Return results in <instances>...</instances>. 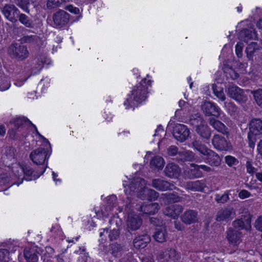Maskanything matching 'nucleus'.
<instances>
[{
  "mask_svg": "<svg viewBox=\"0 0 262 262\" xmlns=\"http://www.w3.org/2000/svg\"><path fill=\"white\" fill-rule=\"evenodd\" d=\"M225 161L227 164L231 166L235 164L236 160L234 157L231 156H227L225 157Z\"/></svg>",
  "mask_w": 262,
  "mask_h": 262,
  "instance_id": "nucleus-50",
  "label": "nucleus"
},
{
  "mask_svg": "<svg viewBox=\"0 0 262 262\" xmlns=\"http://www.w3.org/2000/svg\"><path fill=\"white\" fill-rule=\"evenodd\" d=\"M132 207L134 208L129 211L126 217V224L127 228L132 230H136L138 229L142 224V220L140 217L137 214L136 207L132 205Z\"/></svg>",
  "mask_w": 262,
  "mask_h": 262,
  "instance_id": "nucleus-7",
  "label": "nucleus"
},
{
  "mask_svg": "<svg viewBox=\"0 0 262 262\" xmlns=\"http://www.w3.org/2000/svg\"><path fill=\"white\" fill-rule=\"evenodd\" d=\"M256 26L259 29H262V19H260L257 22Z\"/></svg>",
  "mask_w": 262,
  "mask_h": 262,
  "instance_id": "nucleus-61",
  "label": "nucleus"
},
{
  "mask_svg": "<svg viewBox=\"0 0 262 262\" xmlns=\"http://www.w3.org/2000/svg\"><path fill=\"white\" fill-rule=\"evenodd\" d=\"M9 54L19 60H24L28 56L27 48L23 45L17 43L11 45L8 49Z\"/></svg>",
  "mask_w": 262,
  "mask_h": 262,
  "instance_id": "nucleus-8",
  "label": "nucleus"
},
{
  "mask_svg": "<svg viewBox=\"0 0 262 262\" xmlns=\"http://www.w3.org/2000/svg\"><path fill=\"white\" fill-rule=\"evenodd\" d=\"M235 211L232 207H227L220 209L217 213L216 220L217 221H227L234 217Z\"/></svg>",
  "mask_w": 262,
  "mask_h": 262,
  "instance_id": "nucleus-20",
  "label": "nucleus"
},
{
  "mask_svg": "<svg viewBox=\"0 0 262 262\" xmlns=\"http://www.w3.org/2000/svg\"><path fill=\"white\" fill-rule=\"evenodd\" d=\"M6 133V129L4 126L0 125V135L4 136Z\"/></svg>",
  "mask_w": 262,
  "mask_h": 262,
  "instance_id": "nucleus-59",
  "label": "nucleus"
},
{
  "mask_svg": "<svg viewBox=\"0 0 262 262\" xmlns=\"http://www.w3.org/2000/svg\"><path fill=\"white\" fill-rule=\"evenodd\" d=\"M241 40L248 44L246 48L247 57L251 59L254 52L258 49V46L254 41L257 38V35L253 29L244 30L241 34Z\"/></svg>",
  "mask_w": 262,
  "mask_h": 262,
  "instance_id": "nucleus-3",
  "label": "nucleus"
},
{
  "mask_svg": "<svg viewBox=\"0 0 262 262\" xmlns=\"http://www.w3.org/2000/svg\"><path fill=\"white\" fill-rule=\"evenodd\" d=\"M224 104L225 107L229 111L231 110V111H234L235 110L236 107L233 103L231 102H225Z\"/></svg>",
  "mask_w": 262,
  "mask_h": 262,
  "instance_id": "nucleus-55",
  "label": "nucleus"
},
{
  "mask_svg": "<svg viewBox=\"0 0 262 262\" xmlns=\"http://www.w3.org/2000/svg\"><path fill=\"white\" fill-rule=\"evenodd\" d=\"M206 187V184L204 180L188 182L185 186L186 189L192 191H203Z\"/></svg>",
  "mask_w": 262,
  "mask_h": 262,
  "instance_id": "nucleus-21",
  "label": "nucleus"
},
{
  "mask_svg": "<svg viewBox=\"0 0 262 262\" xmlns=\"http://www.w3.org/2000/svg\"><path fill=\"white\" fill-rule=\"evenodd\" d=\"M167 232L165 227H160L156 229L154 235L155 239L159 243H163L166 241Z\"/></svg>",
  "mask_w": 262,
  "mask_h": 262,
  "instance_id": "nucleus-27",
  "label": "nucleus"
},
{
  "mask_svg": "<svg viewBox=\"0 0 262 262\" xmlns=\"http://www.w3.org/2000/svg\"><path fill=\"white\" fill-rule=\"evenodd\" d=\"M247 172L250 174H253L256 172V168L252 166L251 161L248 160L246 163Z\"/></svg>",
  "mask_w": 262,
  "mask_h": 262,
  "instance_id": "nucleus-45",
  "label": "nucleus"
},
{
  "mask_svg": "<svg viewBox=\"0 0 262 262\" xmlns=\"http://www.w3.org/2000/svg\"><path fill=\"white\" fill-rule=\"evenodd\" d=\"M37 39V37L35 35L26 36L24 37V40L26 42H31Z\"/></svg>",
  "mask_w": 262,
  "mask_h": 262,
  "instance_id": "nucleus-53",
  "label": "nucleus"
},
{
  "mask_svg": "<svg viewBox=\"0 0 262 262\" xmlns=\"http://www.w3.org/2000/svg\"><path fill=\"white\" fill-rule=\"evenodd\" d=\"M10 86V82L6 79L0 81V90L2 91L8 90Z\"/></svg>",
  "mask_w": 262,
  "mask_h": 262,
  "instance_id": "nucleus-47",
  "label": "nucleus"
},
{
  "mask_svg": "<svg viewBox=\"0 0 262 262\" xmlns=\"http://www.w3.org/2000/svg\"><path fill=\"white\" fill-rule=\"evenodd\" d=\"M238 197L241 199H245L250 196L251 193L247 190H242L238 193Z\"/></svg>",
  "mask_w": 262,
  "mask_h": 262,
  "instance_id": "nucleus-49",
  "label": "nucleus"
},
{
  "mask_svg": "<svg viewBox=\"0 0 262 262\" xmlns=\"http://www.w3.org/2000/svg\"><path fill=\"white\" fill-rule=\"evenodd\" d=\"M52 175H53V180L56 182V184H57V182H59V183H60L61 181L59 179H58V180L56 179V177H57V175L54 172H52Z\"/></svg>",
  "mask_w": 262,
  "mask_h": 262,
  "instance_id": "nucleus-60",
  "label": "nucleus"
},
{
  "mask_svg": "<svg viewBox=\"0 0 262 262\" xmlns=\"http://www.w3.org/2000/svg\"><path fill=\"white\" fill-rule=\"evenodd\" d=\"M133 72L135 74H137L138 73V70L137 69H134Z\"/></svg>",
  "mask_w": 262,
  "mask_h": 262,
  "instance_id": "nucleus-64",
  "label": "nucleus"
},
{
  "mask_svg": "<svg viewBox=\"0 0 262 262\" xmlns=\"http://www.w3.org/2000/svg\"><path fill=\"white\" fill-rule=\"evenodd\" d=\"M243 47V43L241 41L237 42L235 46V53L238 57H241L242 56Z\"/></svg>",
  "mask_w": 262,
  "mask_h": 262,
  "instance_id": "nucleus-44",
  "label": "nucleus"
},
{
  "mask_svg": "<svg viewBox=\"0 0 262 262\" xmlns=\"http://www.w3.org/2000/svg\"><path fill=\"white\" fill-rule=\"evenodd\" d=\"M123 185L128 200L135 195L142 200H152L158 197V193L154 190L148 189L145 180L140 178L134 179L129 182V185L126 181H123Z\"/></svg>",
  "mask_w": 262,
  "mask_h": 262,
  "instance_id": "nucleus-1",
  "label": "nucleus"
},
{
  "mask_svg": "<svg viewBox=\"0 0 262 262\" xmlns=\"http://www.w3.org/2000/svg\"><path fill=\"white\" fill-rule=\"evenodd\" d=\"M107 205L105 207L100 209H95L96 214L98 219H104L112 214L114 207L116 206L117 202V197L116 195H112L108 196L106 199Z\"/></svg>",
  "mask_w": 262,
  "mask_h": 262,
  "instance_id": "nucleus-5",
  "label": "nucleus"
},
{
  "mask_svg": "<svg viewBox=\"0 0 262 262\" xmlns=\"http://www.w3.org/2000/svg\"><path fill=\"white\" fill-rule=\"evenodd\" d=\"M169 202H178L180 201V198L172 193H165L162 194V198Z\"/></svg>",
  "mask_w": 262,
  "mask_h": 262,
  "instance_id": "nucleus-38",
  "label": "nucleus"
},
{
  "mask_svg": "<svg viewBox=\"0 0 262 262\" xmlns=\"http://www.w3.org/2000/svg\"><path fill=\"white\" fill-rule=\"evenodd\" d=\"M24 256L28 262H36L38 260L37 255L34 249L26 248L24 250Z\"/></svg>",
  "mask_w": 262,
  "mask_h": 262,
  "instance_id": "nucleus-29",
  "label": "nucleus"
},
{
  "mask_svg": "<svg viewBox=\"0 0 262 262\" xmlns=\"http://www.w3.org/2000/svg\"><path fill=\"white\" fill-rule=\"evenodd\" d=\"M165 164L164 159L160 156H155L150 162V166L155 169H162Z\"/></svg>",
  "mask_w": 262,
  "mask_h": 262,
  "instance_id": "nucleus-30",
  "label": "nucleus"
},
{
  "mask_svg": "<svg viewBox=\"0 0 262 262\" xmlns=\"http://www.w3.org/2000/svg\"><path fill=\"white\" fill-rule=\"evenodd\" d=\"M194 121L196 123L197 133L203 138L209 139L211 136V132L203 118L198 116L194 119Z\"/></svg>",
  "mask_w": 262,
  "mask_h": 262,
  "instance_id": "nucleus-15",
  "label": "nucleus"
},
{
  "mask_svg": "<svg viewBox=\"0 0 262 262\" xmlns=\"http://www.w3.org/2000/svg\"><path fill=\"white\" fill-rule=\"evenodd\" d=\"M251 217L249 213H246L240 219L236 220L233 222V226L235 228L245 229L249 230L251 229Z\"/></svg>",
  "mask_w": 262,
  "mask_h": 262,
  "instance_id": "nucleus-18",
  "label": "nucleus"
},
{
  "mask_svg": "<svg viewBox=\"0 0 262 262\" xmlns=\"http://www.w3.org/2000/svg\"><path fill=\"white\" fill-rule=\"evenodd\" d=\"M18 16L19 20L22 24L27 27L30 28L32 27V23L26 15L24 14H19Z\"/></svg>",
  "mask_w": 262,
  "mask_h": 262,
  "instance_id": "nucleus-40",
  "label": "nucleus"
},
{
  "mask_svg": "<svg viewBox=\"0 0 262 262\" xmlns=\"http://www.w3.org/2000/svg\"><path fill=\"white\" fill-rule=\"evenodd\" d=\"M190 132L187 127L183 124H178L175 125L173 135L174 138L180 142H183L189 137Z\"/></svg>",
  "mask_w": 262,
  "mask_h": 262,
  "instance_id": "nucleus-14",
  "label": "nucleus"
},
{
  "mask_svg": "<svg viewBox=\"0 0 262 262\" xmlns=\"http://www.w3.org/2000/svg\"><path fill=\"white\" fill-rule=\"evenodd\" d=\"M255 176L256 178L262 182V172H256Z\"/></svg>",
  "mask_w": 262,
  "mask_h": 262,
  "instance_id": "nucleus-58",
  "label": "nucleus"
},
{
  "mask_svg": "<svg viewBox=\"0 0 262 262\" xmlns=\"http://www.w3.org/2000/svg\"><path fill=\"white\" fill-rule=\"evenodd\" d=\"M119 235V232L117 229H113L112 231H110L108 237L111 241L115 239Z\"/></svg>",
  "mask_w": 262,
  "mask_h": 262,
  "instance_id": "nucleus-51",
  "label": "nucleus"
},
{
  "mask_svg": "<svg viewBox=\"0 0 262 262\" xmlns=\"http://www.w3.org/2000/svg\"><path fill=\"white\" fill-rule=\"evenodd\" d=\"M212 144L214 148L220 151H230L232 149L231 144L223 136L215 134L212 138Z\"/></svg>",
  "mask_w": 262,
  "mask_h": 262,
  "instance_id": "nucleus-9",
  "label": "nucleus"
},
{
  "mask_svg": "<svg viewBox=\"0 0 262 262\" xmlns=\"http://www.w3.org/2000/svg\"><path fill=\"white\" fill-rule=\"evenodd\" d=\"M241 232L237 230L230 228L227 231V239L233 246H237L242 242Z\"/></svg>",
  "mask_w": 262,
  "mask_h": 262,
  "instance_id": "nucleus-17",
  "label": "nucleus"
},
{
  "mask_svg": "<svg viewBox=\"0 0 262 262\" xmlns=\"http://www.w3.org/2000/svg\"><path fill=\"white\" fill-rule=\"evenodd\" d=\"M236 9H237V12L239 13H240L242 11V6L241 5L238 6Z\"/></svg>",
  "mask_w": 262,
  "mask_h": 262,
  "instance_id": "nucleus-63",
  "label": "nucleus"
},
{
  "mask_svg": "<svg viewBox=\"0 0 262 262\" xmlns=\"http://www.w3.org/2000/svg\"><path fill=\"white\" fill-rule=\"evenodd\" d=\"M169 255L170 259L173 260H177L180 257V254L173 249H169Z\"/></svg>",
  "mask_w": 262,
  "mask_h": 262,
  "instance_id": "nucleus-48",
  "label": "nucleus"
},
{
  "mask_svg": "<svg viewBox=\"0 0 262 262\" xmlns=\"http://www.w3.org/2000/svg\"><path fill=\"white\" fill-rule=\"evenodd\" d=\"M262 134V121L255 119L249 123V132L248 133L249 144L251 148H254L256 141V136Z\"/></svg>",
  "mask_w": 262,
  "mask_h": 262,
  "instance_id": "nucleus-4",
  "label": "nucleus"
},
{
  "mask_svg": "<svg viewBox=\"0 0 262 262\" xmlns=\"http://www.w3.org/2000/svg\"><path fill=\"white\" fill-rule=\"evenodd\" d=\"M178 151V148L175 146H171L168 149V153L169 155L174 156Z\"/></svg>",
  "mask_w": 262,
  "mask_h": 262,
  "instance_id": "nucleus-54",
  "label": "nucleus"
},
{
  "mask_svg": "<svg viewBox=\"0 0 262 262\" xmlns=\"http://www.w3.org/2000/svg\"><path fill=\"white\" fill-rule=\"evenodd\" d=\"M228 94L232 98L242 103L247 101V97L243 90L235 85H231L228 90Z\"/></svg>",
  "mask_w": 262,
  "mask_h": 262,
  "instance_id": "nucleus-16",
  "label": "nucleus"
},
{
  "mask_svg": "<svg viewBox=\"0 0 262 262\" xmlns=\"http://www.w3.org/2000/svg\"><path fill=\"white\" fill-rule=\"evenodd\" d=\"M182 221L186 224H191L198 220V213L192 210H186L182 216Z\"/></svg>",
  "mask_w": 262,
  "mask_h": 262,
  "instance_id": "nucleus-23",
  "label": "nucleus"
},
{
  "mask_svg": "<svg viewBox=\"0 0 262 262\" xmlns=\"http://www.w3.org/2000/svg\"><path fill=\"white\" fill-rule=\"evenodd\" d=\"M29 0H20L17 5L26 12H29Z\"/></svg>",
  "mask_w": 262,
  "mask_h": 262,
  "instance_id": "nucleus-42",
  "label": "nucleus"
},
{
  "mask_svg": "<svg viewBox=\"0 0 262 262\" xmlns=\"http://www.w3.org/2000/svg\"><path fill=\"white\" fill-rule=\"evenodd\" d=\"M150 241V237L147 234H143L136 237L134 240V246L137 249L145 247Z\"/></svg>",
  "mask_w": 262,
  "mask_h": 262,
  "instance_id": "nucleus-22",
  "label": "nucleus"
},
{
  "mask_svg": "<svg viewBox=\"0 0 262 262\" xmlns=\"http://www.w3.org/2000/svg\"><path fill=\"white\" fill-rule=\"evenodd\" d=\"M183 210V207L179 204H171L166 207L163 210L164 214L173 219L179 217L180 214Z\"/></svg>",
  "mask_w": 262,
  "mask_h": 262,
  "instance_id": "nucleus-19",
  "label": "nucleus"
},
{
  "mask_svg": "<svg viewBox=\"0 0 262 262\" xmlns=\"http://www.w3.org/2000/svg\"><path fill=\"white\" fill-rule=\"evenodd\" d=\"M254 226L256 229L262 231V216H259L255 221Z\"/></svg>",
  "mask_w": 262,
  "mask_h": 262,
  "instance_id": "nucleus-52",
  "label": "nucleus"
},
{
  "mask_svg": "<svg viewBox=\"0 0 262 262\" xmlns=\"http://www.w3.org/2000/svg\"><path fill=\"white\" fill-rule=\"evenodd\" d=\"M207 162L210 165L217 166L220 164L221 159L214 151L211 150L207 156Z\"/></svg>",
  "mask_w": 262,
  "mask_h": 262,
  "instance_id": "nucleus-28",
  "label": "nucleus"
},
{
  "mask_svg": "<svg viewBox=\"0 0 262 262\" xmlns=\"http://www.w3.org/2000/svg\"><path fill=\"white\" fill-rule=\"evenodd\" d=\"M210 124L217 131L224 135H228V129L226 126L219 120L211 119L209 121Z\"/></svg>",
  "mask_w": 262,
  "mask_h": 262,
  "instance_id": "nucleus-26",
  "label": "nucleus"
},
{
  "mask_svg": "<svg viewBox=\"0 0 262 262\" xmlns=\"http://www.w3.org/2000/svg\"><path fill=\"white\" fill-rule=\"evenodd\" d=\"M253 95L254 99L256 103L261 107H262V90L259 89L256 91L251 92Z\"/></svg>",
  "mask_w": 262,
  "mask_h": 262,
  "instance_id": "nucleus-37",
  "label": "nucleus"
},
{
  "mask_svg": "<svg viewBox=\"0 0 262 262\" xmlns=\"http://www.w3.org/2000/svg\"><path fill=\"white\" fill-rule=\"evenodd\" d=\"M175 228L178 230H182L183 229V226L181 225L180 222H175L174 223Z\"/></svg>",
  "mask_w": 262,
  "mask_h": 262,
  "instance_id": "nucleus-57",
  "label": "nucleus"
},
{
  "mask_svg": "<svg viewBox=\"0 0 262 262\" xmlns=\"http://www.w3.org/2000/svg\"><path fill=\"white\" fill-rule=\"evenodd\" d=\"M45 62V57L43 56L37 57L33 60V64L38 65V67H36L35 70L34 69V67L33 68V75L37 74L40 72Z\"/></svg>",
  "mask_w": 262,
  "mask_h": 262,
  "instance_id": "nucleus-31",
  "label": "nucleus"
},
{
  "mask_svg": "<svg viewBox=\"0 0 262 262\" xmlns=\"http://www.w3.org/2000/svg\"><path fill=\"white\" fill-rule=\"evenodd\" d=\"M13 171L15 176L18 178L23 176V173L27 176L31 175L32 173V171L31 169H24L19 165H17L16 167H13Z\"/></svg>",
  "mask_w": 262,
  "mask_h": 262,
  "instance_id": "nucleus-32",
  "label": "nucleus"
},
{
  "mask_svg": "<svg viewBox=\"0 0 262 262\" xmlns=\"http://www.w3.org/2000/svg\"><path fill=\"white\" fill-rule=\"evenodd\" d=\"M152 186L156 189L166 191L168 189H172L173 186L171 185L167 181H165L161 179H155L152 181Z\"/></svg>",
  "mask_w": 262,
  "mask_h": 262,
  "instance_id": "nucleus-25",
  "label": "nucleus"
},
{
  "mask_svg": "<svg viewBox=\"0 0 262 262\" xmlns=\"http://www.w3.org/2000/svg\"><path fill=\"white\" fill-rule=\"evenodd\" d=\"M70 18V15L62 10H59L53 16L54 25L56 28H62L67 25Z\"/></svg>",
  "mask_w": 262,
  "mask_h": 262,
  "instance_id": "nucleus-11",
  "label": "nucleus"
},
{
  "mask_svg": "<svg viewBox=\"0 0 262 262\" xmlns=\"http://www.w3.org/2000/svg\"><path fill=\"white\" fill-rule=\"evenodd\" d=\"M150 84V80L144 78L140 83L134 86L124 102L126 108H129V106L134 107L144 101L147 98V90Z\"/></svg>",
  "mask_w": 262,
  "mask_h": 262,
  "instance_id": "nucleus-2",
  "label": "nucleus"
},
{
  "mask_svg": "<svg viewBox=\"0 0 262 262\" xmlns=\"http://www.w3.org/2000/svg\"><path fill=\"white\" fill-rule=\"evenodd\" d=\"M2 12L5 17L11 22H15L19 15V10L13 5H6L2 9Z\"/></svg>",
  "mask_w": 262,
  "mask_h": 262,
  "instance_id": "nucleus-12",
  "label": "nucleus"
},
{
  "mask_svg": "<svg viewBox=\"0 0 262 262\" xmlns=\"http://www.w3.org/2000/svg\"><path fill=\"white\" fill-rule=\"evenodd\" d=\"M65 0H48L47 6L48 8H54L60 7L62 4H64Z\"/></svg>",
  "mask_w": 262,
  "mask_h": 262,
  "instance_id": "nucleus-39",
  "label": "nucleus"
},
{
  "mask_svg": "<svg viewBox=\"0 0 262 262\" xmlns=\"http://www.w3.org/2000/svg\"><path fill=\"white\" fill-rule=\"evenodd\" d=\"M180 172L179 167L172 163L168 164L165 169V174L169 178H176L179 176Z\"/></svg>",
  "mask_w": 262,
  "mask_h": 262,
  "instance_id": "nucleus-24",
  "label": "nucleus"
},
{
  "mask_svg": "<svg viewBox=\"0 0 262 262\" xmlns=\"http://www.w3.org/2000/svg\"><path fill=\"white\" fill-rule=\"evenodd\" d=\"M136 210L143 214L152 215L158 212L159 209L158 204L156 203L146 202L140 205H136Z\"/></svg>",
  "mask_w": 262,
  "mask_h": 262,
  "instance_id": "nucleus-13",
  "label": "nucleus"
},
{
  "mask_svg": "<svg viewBox=\"0 0 262 262\" xmlns=\"http://www.w3.org/2000/svg\"><path fill=\"white\" fill-rule=\"evenodd\" d=\"M158 260L160 262H167L170 260L169 249L161 252L157 256Z\"/></svg>",
  "mask_w": 262,
  "mask_h": 262,
  "instance_id": "nucleus-41",
  "label": "nucleus"
},
{
  "mask_svg": "<svg viewBox=\"0 0 262 262\" xmlns=\"http://www.w3.org/2000/svg\"><path fill=\"white\" fill-rule=\"evenodd\" d=\"M50 154H48L47 148L39 147L30 153V158L34 164L41 165L49 158Z\"/></svg>",
  "mask_w": 262,
  "mask_h": 262,
  "instance_id": "nucleus-6",
  "label": "nucleus"
},
{
  "mask_svg": "<svg viewBox=\"0 0 262 262\" xmlns=\"http://www.w3.org/2000/svg\"><path fill=\"white\" fill-rule=\"evenodd\" d=\"M192 145L196 150L206 156H207L209 152L211 150V149L207 148L204 145L199 143L196 141L193 142Z\"/></svg>",
  "mask_w": 262,
  "mask_h": 262,
  "instance_id": "nucleus-34",
  "label": "nucleus"
},
{
  "mask_svg": "<svg viewBox=\"0 0 262 262\" xmlns=\"http://www.w3.org/2000/svg\"><path fill=\"white\" fill-rule=\"evenodd\" d=\"M212 87L214 95L221 101H225L226 97L224 94L223 88L217 84H213Z\"/></svg>",
  "mask_w": 262,
  "mask_h": 262,
  "instance_id": "nucleus-33",
  "label": "nucleus"
},
{
  "mask_svg": "<svg viewBox=\"0 0 262 262\" xmlns=\"http://www.w3.org/2000/svg\"><path fill=\"white\" fill-rule=\"evenodd\" d=\"M200 167L201 168V170H203L205 171L209 172L211 170V168L206 165H200Z\"/></svg>",
  "mask_w": 262,
  "mask_h": 262,
  "instance_id": "nucleus-56",
  "label": "nucleus"
},
{
  "mask_svg": "<svg viewBox=\"0 0 262 262\" xmlns=\"http://www.w3.org/2000/svg\"><path fill=\"white\" fill-rule=\"evenodd\" d=\"M202 110L206 116H214L219 117L222 112L220 108L214 102L204 101L202 104Z\"/></svg>",
  "mask_w": 262,
  "mask_h": 262,
  "instance_id": "nucleus-10",
  "label": "nucleus"
},
{
  "mask_svg": "<svg viewBox=\"0 0 262 262\" xmlns=\"http://www.w3.org/2000/svg\"><path fill=\"white\" fill-rule=\"evenodd\" d=\"M231 190L226 191L224 194L221 195L216 194L215 195V200L218 203H225L229 200V194Z\"/></svg>",
  "mask_w": 262,
  "mask_h": 262,
  "instance_id": "nucleus-36",
  "label": "nucleus"
},
{
  "mask_svg": "<svg viewBox=\"0 0 262 262\" xmlns=\"http://www.w3.org/2000/svg\"><path fill=\"white\" fill-rule=\"evenodd\" d=\"M190 171V176L193 178H200L203 176L200 165L191 164Z\"/></svg>",
  "mask_w": 262,
  "mask_h": 262,
  "instance_id": "nucleus-35",
  "label": "nucleus"
},
{
  "mask_svg": "<svg viewBox=\"0 0 262 262\" xmlns=\"http://www.w3.org/2000/svg\"><path fill=\"white\" fill-rule=\"evenodd\" d=\"M64 9L69 11L70 12L75 14H78L80 13L79 9L78 8L73 6L72 5H69L66 6L64 7Z\"/></svg>",
  "mask_w": 262,
  "mask_h": 262,
  "instance_id": "nucleus-46",
  "label": "nucleus"
},
{
  "mask_svg": "<svg viewBox=\"0 0 262 262\" xmlns=\"http://www.w3.org/2000/svg\"><path fill=\"white\" fill-rule=\"evenodd\" d=\"M11 181V178L7 173H3L0 175V186L5 185Z\"/></svg>",
  "mask_w": 262,
  "mask_h": 262,
  "instance_id": "nucleus-43",
  "label": "nucleus"
},
{
  "mask_svg": "<svg viewBox=\"0 0 262 262\" xmlns=\"http://www.w3.org/2000/svg\"><path fill=\"white\" fill-rule=\"evenodd\" d=\"M105 232H106V233H107V229H103V232L101 231V232H100V236L102 237L104 234Z\"/></svg>",
  "mask_w": 262,
  "mask_h": 262,
  "instance_id": "nucleus-62",
  "label": "nucleus"
}]
</instances>
